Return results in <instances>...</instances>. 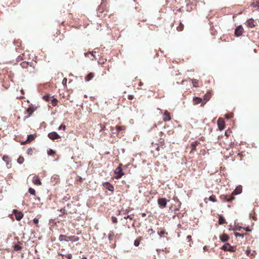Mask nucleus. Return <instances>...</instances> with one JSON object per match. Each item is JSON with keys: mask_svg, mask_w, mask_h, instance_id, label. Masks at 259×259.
<instances>
[{"mask_svg": "<svg viewBox=\"0 0 259 259\" xmlns=\"http://www.w3.org/2000/svg\"><path fill=\"white\" fill-rule=\"evenodd\" d=\"M20 66L22 68L26 69V70L29 68L30 63L27 61H23L20 63Z\"/></svg>", "mask_w": 259, "mask_h": 259, "instance_id": "obj_24", "label": "nucleus"}, {"mask_svg": "<svg viewBox=\"0 0 259 259\" xmlns=\"http://www.w3.org/2000/svg\"><path fill=\"white\" fill-rule=\"evenodd\" d=\"M51 97L49 95H45L43 97V99L47 101H49Z\"/></svg>", "mask_w": 259, "mask_h": 259, "instance_id": "obj_48", "label": "nucleus"}, {"mask_svg": "<svg viewBox=\"0 0 259 259\" xmlns=\"http://www.w3.org/2000/svg\"><path fill=\"white\" fill-rule=\"evenodd\" d=\"M243 229L246 231H251V230L248 227L243 228Z\"/></svg>", "mask_w": 259, "mask_h": 259, "instance_id": "obj_59", "label": "nucleus"}, {"mask_svg": "<svg viewBox=\"0 0 259 259\" xmlns=\"http://www.w3.org/2000/svg\"><path fill=\"white\" fill-rule=\"evenodd\" d=\"M203 249H204V250H205V251H207V250H208V246H204L203 247Z\"/></svg>", "mask_w": 259, "mask_h": 259, "instance_id": "obj_60", "label": "nucleus"}, {"mask_svg": "<svg viewBox=\"0 0 259 259\" xmlns=\"http://www.w3.org/2000/svg\"><path fill=\"white\" fill-rule=\"evenodd\" d=\"M143 83L141 81H140L138 85L139 87H141V86L143 85Z\"/></svg>", "mask_w": 259, "mask_h": 259, "instance_id": "obj_61", "label": "nucleus"}, {"mask_svg": "<svg viewBox=\"0 0 259 259\" xmlns=\"http://www.w3.org/2000/svg\"><path fill=\"white\" fill-rule=\"evenodd\" d=\"M14 249L15 251H19L22 249V247L19 244H15L14 246Z\"/></svg>", "mask_w": 259, "mask_h": 259, "instance_id": "obj_42", "label": "nucleus"}, {"mask_svg": "<svg viewBox=\"0 0 259 259\" xmlns=\"http://www.w3.org/2000/svg\"><path fill=\"white\" fill-rule=\"evenodd\" d=\"M163 134V132H161L160 133V136H162V135Z\"/></svg>", "mask_w": 259, "mask_h": 259, "instance_id": "obj_63", "label": "nucleus"}, {"mask_svg": "<svg viewBox=\"0 0 259 259\" xmlns=\"http://www.w3.org/2000/svg\"><path fill=\"white\" fill-rule=\"evenodd\" d=\"M24 161V158L22 156H20L18 159L17 162L19 164H22Z\"/></svg>", "mask_w": 259, "mask_h": 259, "instance_id": "obj_38", "label": "nucleus"}, {"mask_svg": "<svg viewBox=\"0 0 259 259\" xmlns=\"http://www.w3.org/2000/svg\"><path fill=\"white\" fill-rule=\"evenodd\" d=\"M28 191L31 195H35V191L34 189L30 188H29Z\"/></svg>", "mask_w": 259, "mask_h": 259, "instance_id": "obj_44", "label": "nucleus"}, {"mask_svg": "<svg viewBox=\"0 0 259 259\" xmlns=\"http://www.w3.org/2000/svg\"><path fill=\"white\" fill-rule=\"evenodd\" d=\"M122 165V164L120 163L119 166L114 170V173L116 175L115 178L117 179H120L124 175V173L123 172L121 168Z\"/></svg>", "mask_w": 259, "mask_h": 259, "instance_id": "obj_2", "label": "nucleus"}, {"mask_svg": "<svg viewBox=\"0 0 259 259\" xmlns=\"http://www.w3.org/2000/svg\"><path fill=\"white\" fill-rule=\"evenodd\" d=\"M60 211L62 213V215H60V216H62L63 214L66 213V210L64 208H62L60 210Z\"/></svg>", "mask_w": 259, "mask_h": 259, "instance_id": "obj_53", "label": "nucleus"}, {"mask_svg": "<svg viewBox=\"0 0 259 259\" xmlns=\"http://www.w3.org/2000/svg\"><path fill=\"white\" fill-rule=\"evenodd\" d=\"M251 5L254 7H259V2H256L255 3H253Z\"/></svg>", "mask_w": 259, "mask_h": 259, "instance_id": "obj_52", "label": "nucleus"}, {"mask_svg": "<svg viewBox=\"0 0 259 259\" xmlns=\"http://www.w3.org/2000/svg\"><path fill=\"white\" fill-rule=\"evenodd\" d=\"M94 77V74L92 72L90 73L88 75L85 77V80L87 81H89L93 78Z\"/></svg>", "mask_w": 259, "mask_h": 259, "instance_id": "obj_30", "label": "nucleus"}, {"mask_svg": "<svg viewBox=\"0 0 259 259\" xmlns=\"http://www.w3.org/2000/svg\"><path fill=\"white\" fill-rule=\"evenodd\" d=\"M199 144V143L197 141L194 142L191 144V153L196 151V147Z\"/></svg>", "mask_w": 259, "mask_h": 259, "instance_id": "obj_21", "label": "nucleus"}, {"mask_svg": "<svg viewBox=\"0 0 259 259\" xmlns=\"http://www.w3.org/2000/svg\"><path fill=\"white\" fill-rule=\"evenodd\" d=\"M141 215L142 217H145L146 215V214L145 213H142Z\"/></svg>", "mask_w": 259, "mask_h": 259, "instance_id": "obj_62", "label": "nucleus"}, {"mask_svg": "<svg viewBox=\"0 0 259 259\" xmlns=\"http://www.w3.org/2000/svg\"><path fill=\"white\" fill-rule=\"evenodd\" d=\"M246 25L249 28H253L256 25V22L252 18L247 20L245 22Z\"/></svg>", "mask_w": 259, "mask_h": 259, "instance_id": "obj_7", "label": "nucleus"}, {"mask_svg": "<svg viewBox=\"0 0 259 259\" xmlns=\"http://www.w3.org/2000/svg\"><path fill=\"white\" fill-rule=\"evenodd\" d=\"M219 223L220 225H223L226 224V220L223 217V216L220 215L219 217Z\"/></svg>", "mask_w": 259, "mask_h": 259, "instance_id": "obj_32", "label": "nucleus"}, {"mask_svg": "<svg viewBox=\"0 0 259 259\" xmlns=\"http://www.w3.org/2000/svg\"><path fill=\"white\" fill-rule=\"evenodd\" d=\"M67 78H64L63 80H62V84L63 85L66 87L67 86Z\"/></svg>", "mask_w": 259, "mask_h": 259, "instance_id": "obj_46", "label": "nucleus"}, {"mask_svg": "<svg viewBox=\"0 0 259 259\" xmlns=\"http://www.w3.org/2000/svg\"><path fill=\"white\" fill-rule=\"evenodd\" d=\"M66 128V126L64 124H61L58 128L59 130H63V131H65Z\"/></svg>", "mask_w": 259, "mask_h": 259, "instance_id": "obj_49", "label": "nucleus"}, {"mask_svg": "<svg viewBox=\"0 0 259 259\" xmlns=\"http://www.w3.org/2000/svg\"><path fill=\"white\" fill-rule=\"evenodd\" d=\"M187 239L188 240V241L190 242L189 245V246H191L193 244V241L192 240V236L191 235H188L187 237Z\"/></svg>", "mask_w": 259, "mask_h": 259, "instance_id": "obj_41", "label": "nucleus"}, {"mask_svg": "<svg viewBox=\"0 0 259 259\" xmlns=\"http://www.w3.org/2000/svg\"><path fill=\"white\" fill-rule=\"evenodd\" d=\"M243 229V228L242 227H236V228L235 229V230L236 231H241V230Z\"/></svg>", "mask_w": 259, "mask_h": 259, "instance_id": "obj_55", "label": "nucleus"}, {"mask_svg": "<svg viewBox=\"0 0 259 259\" xmlns=\"http://www.w3.org/2000/svg\"><path fill=\"white\" fill-rule=\"evenodd\" d=\"M171 119L169 112L167 110H165L163 113V120L164 121H168Z\"/></svg>", "mask_w": 259, "mask_h": 259, "instance_id": "obj_14", "label": "nucleus"}, {"mask_svg": "<svg viewBox=\"0 0 259 259\" xmlns=\"http://www.w3.org/2000/svg\"><path fill=\"white\" fill-rule=\"evenodd\" d=\"M36 108L33 107L32 105H29L28 108L25 110L24 114L26 115L24 117V120H26L29 118L36 110Z\"/></svg>", "mask_w": 259, "mask_h": 259, "instance_id": "obj_1", "label": "nucleus"}, {"mask_svg": "<svg viewBox=\"0 0 259 259\" xmlns=\"http://www.w3.org/2000/svg\"><path fill=\"white\" fill-rule=\"evenodd\" d=\"M111 221H112V223H114V224H115V223H117V219L115 217H111Z\"/></svg>", "mask_w": 259, "mask_h": 259, "instance_id": "obj_47", "label": "nucleus"}, {"mask_svg": "<svg viewBox=\"0 0 259 259\" xmlns=\"http://www.w3.org/2000/svg\"><path fill=\"white\" fill-rule=\"evenodd\" d=\"M193 104L197 105L201 103L202 102V99L199 97H195L193 98Z\"/></svg>", "mask_w": 259, "mask_h": 259, "instance_id": "obj_27", "label": "nucleus"}, {"mask_svg": "<svg viewBox=\"0 0 259 259\" xmlns=\"http://www.w3.org/2000/svg\"><path fill=\"white\" fill-rule=\"evenodd\" d=\"M218 128L220 130L222 131L224 129L225 124L224 120L222 118H219L218 120Z\"/></svg>", "mask_w": 259, "mask_h": 259, "instance_id": "obj_13", "label": "nucleus"}, {"mask_svg": "<svg viewBox=\"0 0 259 259\" xmlns=\"http://www.w3.org/2000/svg\"><path fill=\"white\" fill-rule=\"evenodd\" d=\"M114 233L113 232H110L108 234V239L109 240H112L114 238Z\"/></svg>", "mask_w": 259, "mask_h": 259, "instance_id": "obj_34", "label": "nucleus"}, {"mask_svg": "<svg viewBox=\"0 0 259 259\" xmlns=\"http://www.w3.org/2000/svg\"><path fill=\"white\" fill-rule=\"evenodd\" d=\"M82 259H88V258L86 257H84Z\"/></svg>", "mask_w": 259, "mask_h": 259, "instance_id": "obj_64", "label": "nucleus"}, {"mask_svg": "<svg viewBox=\"0 0 259 259\" xmlns=\"http://www.w3.org/2000/svg\"><path fill=\"white\" fill-rule=\"evenodd\" d=\"M133 215H128L126 217H124V219H126H126L132 220L133 218Z\"/></svg>", "mask_w": 259, "mask_h": 259, "instance_id": "obj_51", "label": "nucleus"}, {"mask_svg": "<svg viewBox=\"0 0 259 259\" xmlns=\"http://www.w3.org/2000/svg\"><path fill=\"white\" fill-rule=\"evenodd\" d=\"M176 201H177V203H178V207H180V206H181V202H180V201L178 199H177Z\"/></svg>", "mask_w": 259, "mask_h": 259, "instance_id": "obj_57", "label": "nucleus"}, {"mask_svg": "<svg viewBox=\"0 0 259 259\" xmlns=\"http://www.w3.org/2000/svg\"><path fill=\"white\" fill-rule=\"evenodd\" d=\"M153 146L156 145L157 147L156 148V150L158 151H159L160 147H163V146L165 145L164 139L163 138H160L158 140V142L157 143L154 144L152 143Z\"/></svg>", "mask_w": 259, "mask_h": 259, "instance_id": "obj_5", "label": "nucleus"}, {"mask_svg": "<svg viewBox=\"0 0 259 259\" xmlns=\"http://www.w3.org/2000/svg\"><path fill=\"white\" fill-rule=\"evenodd\" d=\"M58 101L57 99H55V98H54L52 101H51V104L53 106H56L57 104H58Z\"/></svg>", "mask_w": 259, "mask_h": 259, "instance_id": "obj_40", "label": "nucleus"}, {"mask_svg": "<svg viewBox=\"0 0 259 259\" xmlns=\"http://www.w3.org/2000/svg\"><path fill=\"white\" fill-rule=\"evenodd\" d=\"M110 131H111V133L112 134H115V135H116L117 136V132L116 131V128L115 127H114L113 126H111L110 127Z\"/></svg>", "mask_w": 259, "mask_h": 259, "instance_id": "obj_37", "label": "nucleus"}, {"mask_svg": "<svg viewBox=\"0 0 259 259\" xmlns=\"http://www.w3.org/2000/svg\"><path fill=\"white\" fill-rule=\"evenodd\" d=\"M127 98L128 100H132L134 99V96L133 95H128Z\"/></svg>", "mask_w": 259, "mask_h": 259, "instance_id": "obj_56", "label": "nucleus"}, {"mask_svg": "<svg viewBox=\"0 0 259 259\" xmlns=\"http://www.w3.org/2000/svg\"><path fill=\"white\" fill-rule=\"evenodd\" d=\"M52 182H54L55 184H57L60 181L59 177L57 175H54L51 178Z\"/></svg>", "mask_w": 259, "mask_h": 259, "instance_id": "obj_29", "label": "nucleus"}, {"mask_svg": "<svg viewBox=\"0 0 259 259\" xmlns=\"http://www.w3.org/2000/svg\"><path fill=\"white\" fill-rule=\"evenodd\" d=\"M3 160L6 162L7 165H11V158L8 155H4L3 157Z\"/></svg>", "mask_w": 259, "mask_h": 259, "instance_id": "obj_23", "label": "nucleus"}, {"mask_svg": "<svg viewBox=\"0 0 259 259\" xmlns=\"http://www.w3.org/2000/svg\"><path fill=\"white\" fill-rule=\"evenodd\" d=\"M116 128V131L117 132V135L118 136L119 133L120 132H124L126 130V127L125 126H119V125H116L115 126Z\"/></svg>", "mask_w": 259, "mask_h": 259, "instance_id": "obj_19", "label": "nucleus"}, {"mask_svg": "<svg viewBox=\"0 0 259 259\" xmlns=\"http://www.w3.org/2000/svg\"><path fill=\"white\" fill-rule=\"evenodd\" d=\"M220 198L223 202H231L235 199V197L232 194L231 195H221Z\"/></svg>", "mask_w": 259, "mask_h": 259, "instance_id": "obj_3", "label": "nucleus"}, {"mask_svg": "<svg viewBox=\"0 0 259 259\" xmlns=\"http://www.w3.org/2000/svg\"><path fill=\"white\" fill-rule=\"evenodd\" d=\"M48 137L53 140L58 139L60 138V136L55 132H51L48 134Z\"/></svg>", "mask_w": 259, "mask_h": 259, "instance_id": "obj_11", "label": "nucleus"}, {"mask_svg": "<svg viewBox=\"0 0 259 259\" xmlns=\"http://www.w3.org/2000/svg\"><path fill=\"white\" fill-rule=\"evenodd\" d=\"M211 97V93L210 92H207L203 97V101L204 103H206Z\"/></svg>", "mask_w": 259, "mask_h": 259, "instance_id": "obj_18", "label": "nucleus"}, {"mask_svg": "<svg viewBox=\"0 0 259 259\" xmlns=\"http://www.w3.org/2000/svg\"><path fill=\"white\" fill-rule=\"evenodd\" d=\"M244 234H242V233H235V235L236 237H243L244 236Z\"/></svg>", "mask_w": 259, "mask_h": 259, "instance_id": "obj_50", "label": "nucleus"}, {"mask_svg": "<svg viewBox=\"0 0 259 259\" xmlns=\"http://www.w3.org/2000/svg\"><path fill=\"white\" fill-rule=\"evenodd\" d=\"M32 183L34 185H37V186H39V185H41V182L40 181V180L39 178V177L37 176H35L33 177Z\"/></svg>", "mask_w": 259, "mask_h": 259, "instance_id": "obj_16", "label": "nucleus"}, {"mask_svg": "<svg viewBox=\"0 0 259 259\" xmlns=\"http://www.w3.org/2000/svg\"><path fill=\"white\" fill-rule=\"evenodd\" d=\"M70 241H72V242H77L79 240V237L76 236H75V235H73V236H69V238H68Z\"/></svg>", "mask_w": 259, "mask_h": 259, "instance_id": "obj_31", "label": "nucleus"}, {"mask_svg": "<svg viewBox=\"0 0 259 259\" xmlns=\"http://www.w3.org/2000/svg\"><path fill=\"white\" fill-rule=\"evenodd\" d=\"M103 187L108 190L109 191L111 192L112 193L114 191V186L109 183V182H105L103 183Z\"/></svg>", "mask_w": 259, "mask_h": 259, "instance_id": "obj_10", "label": "nucleus"}, {"mask_svg": "<svg viewBox=\"0 0 259 259\" xmlns=\"http://www.w3.org/2000/svg\"><path fill=\"white\" fill-rule=\"evenodd\" d=\"M104 0H102V3L101 4V5L99 6V8H98V11L100 12V13H103L105 11L106 12H107L108 11L107 10L106 8V5L104 4Z\"/></svg>", "mask_w": 259, "mask_h": 259, "instance_id": "obj_15", "label": "nucleus"}, {"mask_svg": "<svg viewBox=\"0 0 259 259\" xmlns=\"http://www.w3.org/2000/svg\"><path fill=\"white\" fill-rule=\"evenodd\" d=\"M66 257H67L68 259H71L72 258V255L71 254H68L67 255H66Z\"/></svg>", "mask_w": 259, "mask_h": 259, "instance_id": "obj_58", "label": "nucleus"}, {"mask_svg": "<svg viewBox=\"0 0 259 259\" xmlns=\"http://www.w3.org/2000/svg\"><path fill=\"white\" fill-rule=\"evenodd\" d=\"M191 81L193 87L198 88L199 87L200 82L198 79H192Z\"/></svg>", "mask_w": 259, "mask_h": 259, "instance_id": "obj_25", "label": "nucleus"}, {"mask_svg": "<svg viewBox=\"0 0 259 259\" xmlns=\"http://www.w3.org/2000/svg\"><path fill=\"white\" fill-rule=\"evenodd\" d=\"M68 238L69 236H67L65 235H60L59 237V240L60 241H65L68 242L70 241V240Z\"/></svg>", "mask_w": 259, "mask_h": 259, "instance_id": "obj_22", "label": "nucleus"}, {"mask_svg": "<svg viewBox=\"0 0 259 259\" xmlns=\"http://www.w3.org/2000/svg\"><path fill=\"white\" fill-rule=\"evenodd\" d=\"M96 52H89L86 54H85V56L87 57H89L91 60H94V59H96V57L95 56V53Z\"/></svg>", "mask_w": 259, "mask_h": 259, "instance_id": "obj_20", "label": "nucleus"}, {"mask_svg": "<svg viewBox=\"0 0 259 259\" xmlns=\"http://www.w3.org/2000/svg\"><path fill=\"white\" fill-rule=\"evenodd\" d=\"M208 199L209 200V201H211L213 202H217V198H216V197L214 195H211L208 198ZM207 198H205L204 200L205 201V202H207Z\"/></svg>", "mask_w": 259, "mask_h": 259, "instance_id": "obj_26", "label": "nucleus"}, {"mask_svg": "<svg viewBox=\"0 0 259 259\" xmlns=\"http://www.w3.org/2000/svg\"><path fill=\"white\" fill-rule=\"evenodd\" d=\"M220 239L222 242H225L229 240V237L227 234H224L220 236Z\"/></svg>", "mask_w": 259, "mask_h": 259, "instance_id": "obj_28", "label": "nucleus"}, {"mask_svg": "<svg viewBox=\"0 0 259 259\" xmlns=\"http://www.w3.org/2000/svg\"><path fill=\"white\" fill-rule=\"evenodd\" d=\"M33 223H34V224L35 225H37L38 223V220L36 218H34L33 220Z\"/></svg>", "mask_w": 259, "mask_h": 259, "instance_id": "obj_54", "label": "nucleus"}, {"mask_svg": "<svg viewBox=\"0 0 259 259\" xmlns=\"http://www.w3.org/2000/svg\"><path fill=\"white\" fill-rule=\"evenodd\" d=\"M13 213L15 215L16 219L17 221H20L23 217V213L17 209H14Z\"/></svg>", "mask_w": 259, "mask_h": 259, "instance_id": "obj_9", "label": "nucleus"}, {"mask_svg": "<svg viewBox=\"0 0 259 259\" xmlns=\"http://www.w3.org/2000/svg\"><path fill=\"white\" fill-rule=\"evenodd\" d=\"M184 27V25L180 22L179 25L177 27V30L179 31H181L183 30Z\"/></svg>", "mask_w": 259, "mask_h": 259, "instance_id": "obj_36", "label": "nucleus"}, {"mask_svg": "<svg viewBox=\"0 0 259 259\" xmlns=\"http://www.w3.org/2000/svg\"><path fill=\"white\" fill-rule=\"evenodd\" d=\"M27 153L28 155H32L33 153V150L31 148H29L27 150Z\"/></svg>", "mask_w": 259, "mask_h": 259, "instance_id": "obj_45", "label": "nucleus"}, {"mask_svg": "<svg viewBox=\"0 0 259 259\" xmlns=\"http://www.w3.org/2000/svg\"><path fill=\"white\" fill-rule=\"evenodd\" d=\"M48 154L50 156H54L56 154L55 151H54L53 150L50 149H49L48 152Z\"/></svg>", "mask_w": 259, "mask_h": 259, "instance_id": "obj_35", "label": "nucleus"}, {"mask_svg": "<svg viewBox=\"0 0 259 259\" xmlns=\"http://www.w3.org/2000/svg\"><path fill=\"white\" fill-rule=\"evenodd\" d=\"M244 32V29L242 26L239 25L237 26L235 30V35L236 36H240L242 35Z\"/></svg>", "mask_w": 259, "mask_h": 259, "instance_id": "obj_8", "label": "nucleus"}, {"mask_svg": "<svg viewBox=\"0 0 259 259\" xmlns=\"http://www.w3.org/2000/svg\"><path fill=\"white\" fill-rule=\"evenodd\" d=\"M242 192V187L239 186L232 192V195L234 197L235 195L240 194Z\"/></svg>", "mask_w": 259, "mask_h": 259, "instance_id": "obj_17", "label": "nucleus"}, {"mask_svg": "<svg viewBox=\"0 0 259 259\" xmlns=\"http://www.w3.org/2000/svg\"><path fill=\"white\" fill-rule=\"evenodd\" d=\"M35 66L36 63H30V66H29V68L26 70V73H34L36 70Z\"/></svg>", "mask_w": 259, "mask_h": 259, "instance_id": "obj_6", "label": "nucleus"}, {"mask_svg": "<svg viewBox=\"0 0 259 259\" xmlns=\"http://www.w3.org/2000/svg\"><path fill=\"white\" fill-rule=\"evenodd\" d=\"M24 56H25L24 54H23L22 55V56H21V55L19 56L17 58V61L19 62V61L23 60L25 59V58H24Z\"/></svg>", "mask_w": 259, "mask_h": 259, "instance_id": "obj_43", "label": "nucleus"}, {"mask_svg": "<svg viewBox=\"0 0 259 259\" xmlns=\"http://www.w3.org/2000/svg\"><path fill=\"white\" fill-rule=\"evenodd\" d=\"M158 203L160 207L162 208L165 207L167 203V200L164 198H159L158 199Z\"/></svg>", "mask_w": 259, "mask_h": 259, "instance_id": "obj_12", "label": "nucleus"}, {"mask_svg": "<svg viewBox=\"0 0 259 259\" xmlns=\"http://www.w3.org/2000/svg\"><path fill=\"white\" fill-rule=\"evenodd\" d=\"M141 240V238L136 239L134 241V245L136 246H138L140 244Z\"/></svg>", "mask_w": 259, "mask_h": 259, "instance_id": "obj_39", "label": "nucleus"}, {"mask_svg": "<svg viewBox=\"0 0 259 259\" xmlns=\"http://www.w3.org/2000/svg\"><path fill=\"white\" fill-rule=\"evenodd\" d=\"M33 139H34L33 136L32 135H30L28 136L27 140L24 143H23V144H25V143H29L32 140H33Z\"/></svg>", "mask_w": 259, "mask_h": 259, "instance_id": "obj_33", "label": "nucleus"}, {"mask_svg": "<svg viewBox=\"0 0 259 259\" xmlns=\"http://www.w3.org/2000/svg\"><path fill=\"white\" fill-rule=\"evenodd\" d=\"M221 248L224 251H229L230 252H235L236 250L235 246H231L229 243H226Z\"/></svg>", "mask_w": 259, "mask_h": 259, "instance_id": "obj_4", "label": "nucleus"}]
</instances>
